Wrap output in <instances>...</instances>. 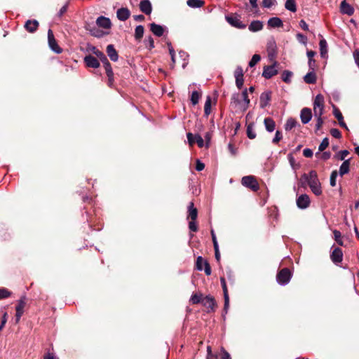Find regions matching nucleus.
<instances>
[{"label": "nucleus", "mask_w": 359, "mask_h": 359, "mask_svg": "<svg viewBox=\"0 0 359 359\" xmlns=\"http://www.w3.org/2000/svg\"><path fill=\"white\" fill-rule=\"evenodd\" d=\"M337 177V172L336 170L331 173L330 176V185L334 187L336 185V179Z\"/></svg>", "instance_id": "nucleus-53"}, {"label": "nucleus", "mask_w": 359, "mask_h": 359, "mask_svg": "<svg viewBox=\"0 0 359 359\" xmlns=\"http://www.w3.org/2000/svg\"><path fill=\"white\" fill-rule=\"evenodd\" d=\"M91 35L95 37H101L104 35V33L102 31L97 29L96 28H93L90 29Z\"/></svg>", "instance_id": "nucleus-51"}, {"label": "nucleus", "mask_w": 359, "mask_h": 359, "mask_svg": "<svg viewBox=\"0 0 359 359\" xmlns=\"http://www.w3.org/2000/svg\"><path fill=\"white\" fill-rule=\"evenodd\" d=\"M25 305V302L23 299L19 300L18 304L15 308V310H16L15 323H18L20 321V318L23 314V310H24Z\"/></svg>", "instance_id": "nucleus-17"}, {"label": "nucleus", "mask_w": 359, "mask_h": 359, "mask_svg": "<svg viewBox=\"0 0 359 359\" xmlns=\"http://www.w3.org/2000/svg\"><path fill=\"white\" fill-rule=\"evenodd\" d=\"M48 41L50 49L56 53H61L62 49L58 46L51 29L48 32Z\"/></svg>", "instance_id": "nucleus-6"}, {"label": "nucleus", "mask_w": 359, "mask_h": 359, "mask_svg": "<svg viewBox=\"0 0 359 359\" xmlns=\"http://www.w3.org/2000/svg\"><path fill=\"white\" fill-rule=\"evenodd\" d=\"M202 304L204 306L207 307L208 309H210L212 311L214 310L216 306L215 299L211 296H206L205 297H204L202 300Z\"/></svg>", "instance_id": "nucleus-19"}, {"label": "nucleus", "mask_w": 359, "mask_h": 359, "mask_svg": "<svg viewBox=\"0 0 359 359\" xmlns=\"http://www.w3.org/2000/svg\"><path fill=\"white\" fill-rule=\"evenodd\" d=\"M310 204V199L308 195L302 194L297 199V205L301 209L306 208Z\"/></svg>", "instance_id": "nucleus-8"}, {"label": "nucleus", "mask_w": 359, "mask_h": 359, "mask_svg": "<svg viewBox=\"0 0 359 359\" xmlns=\"http://www.w3.org/2000/svg\"><path fill=\"white\" fill-rule=\"evenodd\" d=\"M84 62L86 66L88 67L97 68L100 66V62L98 60L90 55H86L84 57Z\"/></svg>", "instance_id": "nucleus-14"}, {"label": "nucleus", "mask_w": 359, "mask_h": 359, "mask_svg": "<svg viewBox=\"0 0 359 359\" xmlns=\"http://www.w3.org/2000/svg\"><path fill=\"white\" fill-rule=\"evenodd\" d=\"M202 294H198V293H195V294H193L190 298V302H191V304H198L200 302L202 303Z\"/></svg>", "instance_id": "nucleus-39"}, {"label": "nucleus", "mask_w": 359, "mask_h": 359, "mask_svg": "<svg viewBox=\"0 0 359 359\" xmlns=\"http://www.w3.org/2000/svg\"><path fill=\"white\" fill-rule=\"evenodd\" d=\"M320 55L322 57H325L327 53V44L325 39H320L319 42Z\"/></svg>", "instance_id": "nucleus-32"}, {"label": "nucleus", "mask_w": 359, "mask_h": 359, "mask_svg": "<svg viewBox=\"0 0 359 359\" xmlns=\"http://www.w3.org/2000/svg\"><path fill=\"white\" fill-rule=\"evenodd\" d=\"M144 28L142 25H138L135 30V38L137 41H140L144 35Z\"/></svg>", "instance_id": "nucleus-34"}, {"label": "nucleus", "mask_w": 359, "mask_h": 359, "mask_svg": "<svg viewBox=\"0 0 359 359\" xmlns=\"http://www.w3.org/2000/svg\"><path fill=\"white\" fill-rule=\"evenodd\" d=\"M303 177L307 182L312 192L316 196L322 193L320 182L318 179L317 173L315 171H311L308 175L304 174Z\"/></svg>", "instance_id": "nucleus-1"}, {"label": "nucleus", "mask_w": 359, "mask_h": 359, "mask_svg": "<svg viewBox=\"0 0 359 359\" xmlns=\"http://www.w3.org/2000/svg\"><path fill=\"white\" fill-rule=\"evenodd\" d=\"M260 60H261V57L259 55H257V54L254 55L252 56V57L251 58L250 61L249 62V66L250 67H254Z\"/></svg>", "instance_id": "nucleus-47"}, {"label": "nucleus", "mask_w": 359, "mask_h": 359, "mask_svg": "<svg viewBox=\"0 0 359 359\" xmlns=\"http://www.w3.org/2000/svg\"><path fill=\"white\" fill-rule=\"evenodd\" d=\"M297 40H298L300 43H302L305 44V43H306V42H307V38H306V36H304V35H303L302 34L298 33V34H297Z\"/></svg>", "instance_id": "nucleus-56"}, {"label": "nucleus", "mask_w": 359, "mask_h": 359, "mask_svg": "<svg viewBox=\"0 0 359 359\" xmlns=\"http://www.w3.org/2000/svg\"><path fill=\"white\" fill-rule=\"evenodd\" d=\"M189 228L191 231H197L198 230V226L195 222V220H191L189 223Z\"/></svg>", "instance_id": "nucleus-59"}, {"label": "nucleus", "mask_w": 359, "mask_h": 359, "mask_svg": "<svg viewBox=\"0 0 359 359\" xmlns=\"http://www.w3.org/2000/svg\"><path fill=\"white\" fill-rule=\"evenodd\" d=\"M304 80L306 83H315L316 81V76L313 71H311L307 73L304 77Z\"/></svg>", "instance_id": "nucleus-31"}, {"label": "nucleus", "mask_w": 359, "mask_h": 359, "mask_svg": "<svg viewBox=\"0 0 359 359\" xmlns=\"http://www.w3.org/2000/svg\"><path fill=\"white\" fill-rule=\"evenodd\" d=\"M211 111V98L210 97H207L205 106H204V113L206 116H208Z\"/></svg>", "instance_id": "nucleus-38"}, {"label": "nucleus", "mask_w": 359, "mask_h": 359, "mask_svg": "<svg viewBox=\"0 0 359 359\" xmlns=\"http://www.w3.org/2000/svg\"><path fill=\"white\" fill-rule=\"evenodd\" d=\"M264 123L266 128V130L271 133L275 130L276 123L275 121L270 117L265 118L264 120Z\"/></svg>", "instance_id": "nucleus-26"}, {"label": "nucleus", "mask_w": 359, "mask_h": 359, "mask_svg": "<svg viewBox=\"0 0 359 359\" xmlns=\"http://www.w3.org/2000/svg\"><path fill=\"white\" fill-rule=\"evenodd\" d=\"M11 292L6 288H0V299L10 297Z\"/></svg>", "instance_id": "nucleus-50"}, {"label": "nucleus", "mask_w": 359, "mask_h": 359, "mask_svg": "<svg viewBox=\"0 0 359 359\" xmlns=\"http://www.w3.org/2000/svg\"><path fill=\"white\" fill-rule=\"evenodd\" d=\"M103 65H104V69H105V71H106V74L108 76V79H109V83L111 84L113 81V76H114V74H113V71H112V68L111 67V65L108 60V59L107 60V61L102 62Z\"/></svg>", "instance_id": "nucleus-24"}, {"label": "nucleus", "mask_w": 359, "mask_h": 359, "mask_svg": "<svg viewBox=\"0 0 359 359\" xmlns=\"http://www.w3.org/2000/svg\"><path fill=\"white\" fill-rule=\"evenodd\" d=\"M241 183L244 187L250 189L253 191H257L259 189V183L255 177L252 175L243 177L241 180Z\"/></svg>", "instance_id": "nucleus-3"}, {"label": "nucleus", "mask_w": 359, "mask_h": 359, "mask_svg": "<svg viewBox=\"0 0 359 359\" xmlns=\"http://www.w3.org/2000/svg\"><path fill=\"white\" fill-rule=\"evenodd\" d=\"M220 281H221V283H222L224 295L228 294L227 287H226V281H225L224 278V277H221L220 278Z\"/></svg>", "instance_id": "nucleus-60"}, {"label": "nucleus", "mask_w": 359, "mask_h": 359, "mask_svg": "<svg viewBox=\"0 0 359 359\" xmlns=\"http://www.w3.org/2000/svg\"><path fill=\"white\" fill-rule=\"evenodd\" d=\"M150 29L153 34L157 36H161L164 32L163 27L156 23H151L150 25Z\"/></svg>", "instance_id": "nucleus-23"}, {"label": "nucleus", "mask_w": 359, "mask_h": 359, "mask_svg": "<svg viewBox=\"0 0 359 359\" xmlns=\"http://www.w3.org/2000/svg\"><path fill=\"white\" fill-rule=\"evenodd\" d=\"M332 261L335 264L341 263L343 258V253L340 248H336L330 255Z\"/></svg>", "instance_id": "nucleus-12"}, {"label": "nucleus", "mask_w": 359, "mask_h": 359, "mask_svg": "<svg viewBox=\"0 0 359 359\" xmlns=\"http://www.w3.org/2000/svg\"><path fill=\"white\" fill-rule=\"evenodd\" d=\"M187 4L191 8H201L204 5V1L202 0H188Z\"/></svg>", "instance_id": "nucleus-35"}, {"label": "nucleus", "mask_w": 359, "mask_h": 359, "mask_svg": "<svg viewBox=\"0 0 359 359\" xmlns=\"http://www.w3.org/2000/svg\"><path fill=\"white\" fill-rule=\"evenodd\" d=\"M330 134L332 136H333L335 138H340L341 136V132L337 128L331 129Z\"/></svg>", "instance_id": "nucleus-55"}, {"label": "nucleus", "mask_w": 359, "mask_h": 359, "mask_svg": "<svg viewBox=\"0 0 359 359\" xmlns=\"http://www.w3.org/2000/svg\"><path fill=\"white\" fill-rule=\"evenodd\" d=\"M271 100V93L269 91L264 92L260 95V107L265 108L269 103Z\"/></svg>", "instance_id": "nucleus-20"}, {"label": "nucleus", "mask_w": 359, "mask_h": 359, "mask_svg": "<svg viewBox=\"0 0 359 359\" xmlns=\"http://www.w3.org/2000/svg\"><path fill=\"white\" fill-rule=\"evenodd\" d=\"M195 139H196V142L198 144V146L200 147V148H202L203 146H204V140L202 138V137L199 135H195Z\"/></svg>", "instance_id": "nucleus-52"}, {"label": "nucleus", "mask_w": 359, "mask_h": 359, "mask_svg": "<svg viewBox=\"0 0 359 359\" xmlns=\"http://www.w3.org/2000/svg\"><path fill=\"white\" fill-rule=\"evenodd\" d=\"M140 9L146 15H150L152 11L151 4L149 0H142L140 4Z\"/></svg>", "instance_id": "nucleus-16"}, {"label": "nucleus", "mask_w": 359, "mask_h": 359, "mask_svg": "<svg viewBox=\"0 0 359 359\" xmlns=\"http://www.w3.org/2000/svg\"><path fill=\"white\" fill-rule=\"evenodd\" d=\"M334 115L339 121V124L341 127L348 129L346 124L344 121L342 114L338 109H334Z\"/></svg>", "instance_id": "nucleus-28"}, {"label": "nucleus", "mask_w": 359, "mask_h": 359, "mask_svg": "<svg viewBox=\"0 0 359 359\" xmlns=\"http://www.w3.org/2000/svg\"><path fill=\"white\" fill-rule=\"evenodd\" d=\"M324 111V97L321 94H318L315 97L313 102V112L315 117H322Z\"/></svg>", "instance_id": "nucleus-2"}, {"label": "nucleus", "mask_w": 359, "mask_h": 359, "mask_svg": "<svg viewBox=\"0 0 359 359\" xmlns=\"http://www.w3.org/2000/svg\"><path fill=\"white\" fill-rule=\"evenodd\" d=\"M205 164L202 163L201 161L197 160L196 161V169L198 171H201L204 169Z\"/></svg>", "instance_id": "nucleus-63"}, {"label": "nucleus", "mask_w": 359, "mask_h": 359, "mask_svg": "<svg viewBox=\"0 0 359 359\" xmlns=\"http://www.w3.org/2000/svg\"><path fill=\"white\" fill-rule=\"evenodd\" d=\"M187 136L189 145L193 146L196 142L195 136L194 137V135L191 133H188Z\"/></svg>", "instance_id": "nucleus-57"}, {"label": "nucleus", "mask_w": 359, "mask_h": 359, "mask_svg": "<svg viewBox=\"0 0 359 359\" xmlns=\"http://www.w3.org/2000/svg\"><path fill=\"white\" fill-rule=\"evenodd\" d=\"M247 135L250 139H255L256 137V133L254 130V123H250L247 127Z\"/></svg>", "instance_id": "nucleus-36"}, {"label": "nucleus", "mask_w": 359, "mask_h": 359, "mask_svg": "<svg viewBox=\"0 0 359 359\" xmlns=\"http://www.w3.org/2000/svg\"><path fill=\"white\" fill-rule=\"evenodd\" d=\"M285 6L286 9L292 12H295L297 11L296 3L294 0H287Z\"/></svg>", "instance_id": "nucleus-37"}, {"label": "nucleus", "mask_w": 359, "mask_h": 359, "mask_svg": "<svg viewBox=\"0 0 359 359\" xmlns=\"http://www.w3.org/2000/svg\"><path fill=\"white\" fill-rule=\"evenodd\" d=\"M328 145H329V140H328V138L325 137L323 140L320 144L319 145L318 151H324L328 147Z\"/></svg>", "instance_id": "nucleus-48"}, {"label": "nucleus", "mask_w": 359, "mask_h": 359, "mask_svg": "<svg viewBox=\"0 0 359 359\" xmlns=\"http://www.w3.org/2000/svg\"><path fill=\"white\" fill-rule=\"evenodd\" d=\"M283 136L279 130H277L275 134V137L272 140L273 144H278L279 141L282 139Z\"/></svg>", "instance_id": "nucleus-54"}, {"label": "nucleus", "mask_w": 359, "mask_h": 359, "mask_svg": "<svg viewBox=\"0 0 359 359\" xmlns=\"http://www.w3.org/2000/svg\"><path fill=\"white\" fill-rule=\"evenodd\" d=\"M240 98H241V95L239 93L233 94L232 97H231V103L234 104L235 106L241 104Z\"/></svg>", "instance_id": "nucleus-43"}, {"label": "nucleus", "mask_w": 359, "mask_h": 359, "mask_svg": "<svg viewBox=\"0 0 359 359\" xmlns=\"http://www.w3.org/2000/svg\"><path fill=\"white\" fill-rule=\"evenodd\" d=\"M248 29L252 32L260 31L263 29V23L259 20H254L250 24Z\"/></svg>", "instance_id": "nucleus-25"}, {"label": "nucleus", "mask_w": 359, "mask_h": 359, "mask_svg": "<svg viewBox=\"0 0 359 359\" xmlns=\"http://www.w3.org/2000/svg\"><path fill=\"white\" fill-rule=\"evenodd\" d=\"M297 125V121L294 118H289L287 119L285 125V130H290L293 128H294Z\"/></svg>", "instance_id": "nucleus-40"}, {"label": "nucleus", "mask_w": 359, "mask_h": 359, "mask_svg": "<svg viewBox=\"0 0 359 359\" xmlns=\"http://www.w3.org/2000/svg\"><path fill=\"white\" fill-rule=\"evenodd\" d=\"M201 97V93L196 90L193 91L191 96V101L194 105H196Z\"/></svg>", "instance_id": "nucleus-42"}, {"label": "nucleus", "mask_w": 359, "mask_h": 359, "mask_svg": "<svg viewBox=\"0 0 359 359\" xmlns=\"http://www.w3.org/2000/svg\"><path fill=\"white\" fill-rule=\"evenodd\" d=\"M333 234H334V240L336 241V242L339 245H343V241L341 239V234L340 231L338 230H334Z\"/></svg>", "instance_id": "nucleus-45"}, {"label": "nucleus", "mask_w": 359, "mask_h": 359, "mask_svg": "<svg viewBox=\"0 0 359 359\" xmlns=\"http://www.w3.org/2000/svg\"><path fill=\"white\" fill-rule=\"evenodd\" d=\"M278 71L276 67V64L271 66H266L264 68L262 76L266 79H270L274 75L277 74Z\"/></svg>", "instance_id": "nucleus-11"}, {"label": "nucleus", "mask_w": 359, "mask_h": 359, "mask_svg": "<svg viewBox=\"0 0 359 359\" xmlns=\"http://www.w3.org/2000/svg\"><path fill=\"white\" fill-rule=\"evenodd\" d=\"M96 25L99 27H102L103 29H110L111 27V23L109 18L104 17V16H100L97 18Z\"/></svg>", "instance_id": "nucleus-9"}, {"label": "nucleus", "mask_w": 359, "mask_h": 359, "mask_svg": "<svg viewBox=\"0 0 359 359\" xmlns=\"http://www.w3.org/2000/svg\"><path fill=\"white\" fill-rule=\"evenodd\" d=\"M189 215L188 218H191V220H196L198 216L197 209L194 207V203L191 202L188 207Z\"/></svg>", "instance_id": "nucleus-27"}, {"label": "nucleus", "mask_w": 359, "mask_h": 359, "mask_svg": "<svg viewBox=\"0 0 359 359\" xmlns=\"http://www.w3.org/2000/svg\"><path fill=\"white\" fill-rule=\"evenodd\" d=\"M130 12L127 8H121L116 11V16L121 21H126L129 18Z\"/></svg>", "instance_id": "nucleus-15"}, {"label": "nucleus", "mask_w": 359, "mask_h": 359, "mask_svg": "<svg viewBox=\"0 0 359 359\" xmlns=\"http://www.w3.org/2000/svg\"><path fill=\"white\" fill-rule=\"evenodd\" d=\"M349 166H350L349 160L344 161L339 168L340 175L342 176V175L348 173L349 171Z\"/></svg>", "instance_id": "nucleus-33"}, {"label": "nucleus", "mask_w": 359, "mask_h": 359, "mask_svg": "<svg viewBox=\"0 0 359 359\" xmlns=\"http://www.w3.org/2000/svg\"><path fill=\"white\" fill-rule=\"evenodd\" d=\"M234 76L236 79V85L238 88L241 89L244 83L243 80V71L241 67H237L234 72Z\"/></svg>", "instance_id": "nucleus-7"}, {"label": "nucleus", "mask_w": 359, "mask_h": 359, "mask_svg": "<svg viewBox=\"0 0 359 359\" xmlns=\"http://www.w3.org/2000/svg\"><path fill=\"white\" fill-rule=\"evenodd\" d=\"M316 156L319 158L326 161L330 158L331 154H330V152H327V151L323 152L322 154H320L319 152H318V153H316Z\"/></svg>", "instance_id": "nucleus-49"}, {"label": "nucleus", "mask_w": 359, "mask_h": 359, "mask_svg": "<svg viewBox=\"0 0 359 359\" xmlns=\"http://www.w3.org/2000/svg\"><path fill=\"white\" fill-rule=\"evenodd\" d=\"M107 53L111 60L116 62L118 59V55L113 45H108L107 47Z\"/></svg>", "instance_id": "nucleus-21"}, {"label": "nucleus", "mask_w": 359, "mask_h": 359, "mask_svg": "<svg viewBox=\"0 0 359 359\" xmlns=\"http://www.w3.org/2000/svg\"><path fill=\"white\" fill-rule=\"evenodd\" d=\"M349 152L347 150H342L339 153V158L340 160H344L345 158L348 155Z\"/></svg>", "instance_id": "nucleus-62"}, {"label": "nucleus", "mask_w": 359, "mask_h": 359, "mask_svg": "<svg viewBox=\"0 0 359 359\" xmlns=\"http://www.w3.org/2000/svg\"><path fill=\"white\" fill-rule=\"evenodd\" d=\"M225 19L232 27L238 29H245L246 27V25L241 21L240 16L237 14L226 15Z\"/></svg>", "instance_id": "nucleus-4"}, {"label": "nucleus", "mask_w": 359, "mask_h": 359, "mask_svg": "<svg viewBox=\"0 0 359 359\" xmlns=\"http://www.w3.org/2000/svg\"><path fill=\"white\" fill-rule=\"evenodd\" d=\"M267 25L271 28H278L283 27V24L280 18L273 17L268 20Z\"/></svg>", "instance_id": "nucleus-22"}, {"label": "nucleus", "mask_w": 359, "mask_h": 359, "mask_svg": "<svg viewBox=\"0 0 359 359\" xmlns=\"http://www.w3.org/2000/svg\"><path fill=\"white\" fill-rule=\"evenodd\" d=\"M241 96L242 97L244 102L243 104L242 105V109L243 111H245L248 108L250 104V99L248 95V89L245 88L242 92Z\"/></svg>", "instance_id": "nucleus-30"}, {"label": "nucleus", "mask_w": 359, "mask_h": 359, "mask_svg": "<svg viewBox=\"0 0 359 359\" xmlns=\"http://www.w3.org/2000/svg\"><path fill=\"white\" fill-rule=\"evenodd\" d=\"M273 0H263L262 6L264 8H271L273 5Z\"/></svg>", "instance_id": "nucleus-61"}, {"label": "nucleus", "mask_w": 359, "mask_h": 359, "mask_svg": "<svg viewBox=\"0 0 359 359\" xmlns=\"http://www.w3.org/2000/svg\"><path fill=\"white\" fill-rule=\"evenodd\" d=\"M340 11L343 14H346L351 16L354 13V8L352 6L348 4L346 0H344L341 1L340 5Z\"/></svg>", "instance_id": "nucleus-10"}, {"label": "nucleus", "mask_w": 359, "mask_h": 359, "mask_svg": "<svg viewBox=\"0 0 359 359\" xmlns=\"http://www.w3.org/2000/svg\"><path fill=\"white\" fill-rule=\"evenodd\" d=\"M312 118L311 110L309 108H304L301 111L300 118L304 124L308 123Z\"/></svg>", "instance_id": "nucleus-13"}, {"label": "nucleus", "mask_w": 359, "mask_h": 359, "mask_svg": "<svg viewBox=\"0 0 359 359\" xmlns=\"http://www.w3.org/2000/svg\"><path fill=\"white\" fill-rule=\"evenodd\" d=\"M144 43L146 47L149 49H152L154 47V41L151 36L144 40Z\"/></svg>", "instance_id": "nucleus-46"}, {"label": "nucleus", "mask_w": 359, "mask_h": 359, "mask_svg": "<svg viewBox=\"0 0 359 359\" xmlns=\"http://www.w3.org/2000/svg\"><path fill=\"white\" fill-rule=\"evenodd\" d=\"M353 57L358 67H359V49L355 50L353 53Z\"/></svg>", "instance_id": "nucleus-64"}, {"label": "nucleus", "mask_w": 359, "mask_h": 359, "mask_svg": "<svg viewBox=\"0 0 359 359\" xmlns=\"http://www.w3.org/2000/svg\"><path fill=\"white\" fill-rule=\"evenodd\" d=\"M208 262L207 260L203 259V258L201 256L197 257L196 262V269L198 271H202L204 267V262Z\"/></svg>", "instance_id": "nucleus-41"}, {"label": "nucleus", "mask_w": 359, "mask_h": 359, "mask_svg": "<svg viewBox=\"0 0 359 359\" xmlns=\"http://www.w3.org/2000/svg\"><path fill=\"white\" fill-rule=\"evenodd\" d=\"M277 281L280 285H286L291 278V273L287 268L283 269L277 275Z\"/></svg>", "instance_id": "nucleus-5"}, {"label": "nucleus", "mask_w": 359, "mask_h": 359, "mask_svg": "<svg viewBox=\"0 0 359 359\" xmlns=\"http://www.w3.org/2000/svg\"><path fill=\"white\" fill-rule=\"evenodd\" d=\"M89 49L93 54H95L100 60L102 62L107 61V58L105 56V55L102 51L98 50L96 47L91 46Z\"/></svg>", "instance_id": "nucleus-29"}, {"label": "nucleus", "mask_w": 359, "mask_h": 359, "mask_svg": "<svg viewBox=\"0 0 359 359\" xmlns=\"http://www.w3.org/2000/svg\"><path fill=\"white\" fill-rule=\"evenodd\" d=\"M39 22L36 20H29L25 22V28L30 33H33L38 29Z\"/></svg>", "instance_id": "nucleus-18"}, {"label": "nucleus", "mask_w": 359, "mask_h": 359, "mask_svg": "<svg viewBox=\"0 0 359 359\" xmlns=\"http://www.w3.org/2000/svg\"><path fill=\"white\" fill-rule=\"evenodd\" d=\"M292 76V73L290 71H284L282 74V79L283 81L286 83H290L291 81V77Z\"/></svg>", "instance_id": "nucleus-44"}, {"label": "nucleus", "mask_w": 359, "mask_h": 359, "mask_svg": "<svg viewBox=\"0 0 359 359\" xmlns=\"http://www.w3.org/2000/svg\"><path fill=\"white\" fill-rule=\"evenodd\" d=\"M203 270H204V271L207 276H210L211 274V272H212L211 268L208 262H204V267H203Z\"/></svg>", "instance_id": "nucleus-58"}]
</instances>
